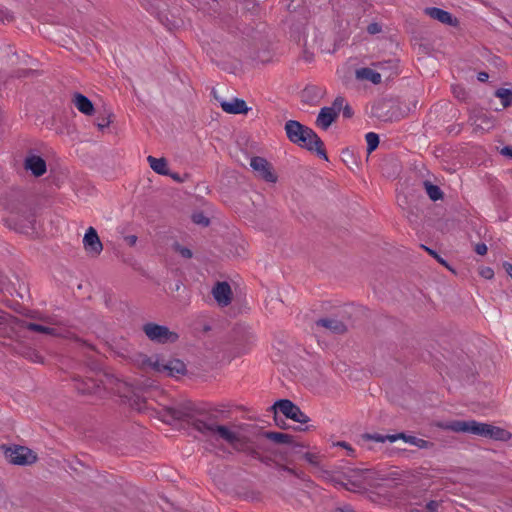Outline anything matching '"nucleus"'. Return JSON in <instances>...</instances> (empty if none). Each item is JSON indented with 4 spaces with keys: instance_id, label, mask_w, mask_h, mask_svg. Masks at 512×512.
<instances>
[{
    "instance_id": "nucleus-37",
    "label": "nucleus",
    "mask_w": 512,
    "mask_h": 512,
    "mask_svg": "<svg viewBox=\"0 0 512 512\" xmlns=\"http://www.w3.org/2000/svg\"><path fill=\"white\" fill-rule=\"evenodd\" d=\"M289 446V453L295 455L303 456V449L306 447L303 443H299L295 441V437L293 436V442L287 444Z\"/></svg>"
},
{
    "instance_id": "nucleus-31",
    "label": "nucleus",
    "mask_w": 512,
    "mask_h": 512,
    "mask_svg": "<svg viewBox=\"0 0 512 512\" xmlns=\"http://www.w3.org/2000/svg\"><path fill=\"white\" fill-rule=\"evenodd\" d=\"M139 357L141 359V366L143 368H150V369H152L155 372H159L160 371V367L157 368L155 366L156 362H161L162 361V357L160 355H156L155 359H153V357H149V356H147L145 354H140Z\"/></svg>"
},
{
    "instance_id": "nucleus-47",
    "label": "nucleus",
    "mask_w": 512,
    "mask_h": 512,
    "mask_svg": "<svg viewBox=\"0 0 512 512\" xmlns=\"http://www.w3.org/2000/svg\"><path fill=\"white\" fill-rule=\"evenodd\" d=\"M274 412V421H275V424L281 428V429H288L289 426L286 424L285 420L281 417L278 416V410L276 411H273Z\"/></svg>"
},
{
    "instance_id": "nucleus-49",
    "label": "nucleus",
    "mask_w": 512,
    "mask_h": 512,
    "mask_svg": "<svg viewBox=\"0 0 512 512\" xmlns=\"http://www.w3.org/2000/svg\"><path fill=\"white\" fill-rule=\"evenodd\" d=\"M487 245L485 243H477L474 247V251L478 255H485L487 253Z\"/></svg>"
},
{
    "instance_id": "nucleus-39",
    "label": "nucleus",
    "mask_w": 512,
    "mask_h": 512,
    "mask_svg": "<svg viewBox=\"0 0 512 512\" xmlns=\"http://www.w3.org/2000/svg\"><path fill=\"white\" fill-rule=\"evenodd\" d=\"M303 459H305L310 465L315 468H320L319 455L311 452L303 453Z\"/></svg>"
},
{
    "instance_id": "nucleus-2",
    "label": "nucleus",
    "mask_w": 512,
    "mask_h": 512,
    "mask_svg": "<svg viewBox=\"0 0 512 512\" xmlns=\"http://www.w3.org/2000/svg\"><path fill=\"white\" fill-rule=\"evenodd\" d=\"M3 207L10 215L5 219V224L17 232L32 234L36 231V217L29 202L26 192L23 190H11L1 200Z\"/></svg>"
},
{
    "instance_id": "nucleus-58",
    "label": "nucleus",
    "mask_w": 512,
    "mask_h": 512,
    "mask_svg": "<svg viewBox=\"0 0 512 512\" xmlns=\"http://www.w3.org/2000/svg\"><path fill=\"white\" fill-rule=\"evenodd\" d=\"M503 268L506 271V273L512 278V264L505 261L503 263Z\"/></svg>"
},
{
    "instance_id": "nucleus-1",
    "label": "nucleus",
    "mask_w": 512,
    "mask_h": 512,
    "mask_svg": "<svg viewBox=\"0 0 512 512\" xmlns=\"http://www.w3.org/2000/svg\"><path fill=\"white\" fill-rule=\"evenodd\" d=\"M163 417L170 420L185 421L193 429L206 438L224 440L237 451L251 458L257 456L258 451L265 450V445L258 437L250 438L231 431L227 426L218 423V416L193 403H185L177 407H164Z\"/></svg>"
},
{
    "instance_id": "nucleus-4",
    "label": "nucleus",
    "mask_w": 512,
    "mask_h": 512,
    "mask_svg": "<svg viewBox=\"0 0 512 512\" xmlns=\"http://www.w3.org/2000/svg\"><path fill=\"white\" fill-rule=\"evenodd\" d=\"M351 473L353 475H348L343 473V479L345 483L348 484V487L351 489L349 491H357L365 488V485H375L378 484L379 481L387 480L385 474L375 471L370 468H356L352 469Z\"/></svg>"
},
{
    "instance_id": "nucleus-34",
    "label": "nucleus",
    "mask_w": 512,
    "mask_h": 512,
    "mask_svg": "<svg viewBox=\"0 0 512 512\" xmlns=\"http://www.w3.org/2000/svg\"><path fill=\"white\" fill-rule=\"evenodd\" d=\"M367 142V153L371 154L375 151L380 143L379 135L374 132H369L365 136Z\"/></svg>"
},
{
    "instance_id": "nucleus-21",
    "label": "nucleus",
    "mask_w": 512,
    "mask_h": 512,
    "mask_svg": "<svg viewBox=\"0 0 512 512\" xmlns=\"http://www.w3.org/2000/svg\"><path fill=\"white\" fill-rule=\"evenodd\" d=\"M315 324L334 334H344L347 331V326L342 321L335 318H320L316 320Z\"/></svg>"
},
{
    "instance_id": "nucleus-42",
    "label": "nucleus",
    "mask_w": 512,
    "mask_h": 512,
    "mask_svg": "<svg viewBox=\"0 0 512 512\" xmlns=\"http://www.w3.org/2000/svg\"><path fill=\"white\" fill-rule=\"evenodd\" d=\"M111 116L112 114H109L107 117H98L97 127L99 130L103 131L105 128H107L111 123Z\"/></svg>"
},
{
    "instance_id": "nucleus-52",
    "label": "nucleus",
    "mask_w": 512,
    "mask_h": 512,
    "mask_svg": "<svg viewBox=\"0 0 512 512\" xmlns=\"http://www.w3.org/2000/svg\"><path fill=\"white\" fill-rule=\"evenodd\" d=\"M337 446L343 447L344 450L348 451V455L354 456L355 450L351 447V445L345 441H341L337 443Z\"/></svg>"
},
{
    "instance_id": "nucleus-62",
    "label": "nucleus",
    "mask_w": 512,
    "mask_h": 512,
    "mask_svg": "<svg viewBox=\"0 0 512 512\" xmlns=\"http://www.w3.org/2000/svg\"><path fill=\"white\" fill-rule=\"evenodd\" d=\"M387 64H389L392 68H394L397 71L398 68V60L392 59L387 61Z\"/></svg>"
},
{
    "instance_id": "nucleus-10",
    "label": "nucleus",
    "mask_w": 512,
    "mask_h": 512,
    "mask_svg": "<svg viewBox=\"0 0 512 512\" xmlns=\"http://www.w3.org/2000/svg\"><path fill=\"white\" fill-rule=\"evenodd\" d=\"M5 456L10 463L16 465H27L32 464L36 461V455L32 451L24 446H14L7 448Z\"/></svg>"
},
{
    "instance_id": "nucleus-50",
    "label": "nucleus",
    "mask_w": 512,
    "mask_h": 512,
    "mask_svg": "<svg viewBox=\"0 0 512 512\" xmlns=\"http://www.w3.org/2000/svg\"><path fill=\"white\" fill-rule=\"evenodd\" d=\"M341 111L343 113V117L347 118V119L353 117V115H354V111H353L352 107L347 103L345 104V106L343 107V109Z\"/></svg>"
},
{
    "instance_id": "nucleus-19",
    "label": "nucleus",
    "mask_w": 512,
    "mask_h": 512,
    "mask_svg": "<svg viewBox=\"0 0 512 512\" xmlns=\"http://www.w3.org/2000/svg\"><path fill=\"white\" fill-rule=\"evenodd\" d=\"M337 118L338 115L335 113L334 109L325 106L320 109L315 124L322 130H327Z\"/></svg>"
},
{
    "instance_id": "nucleus-13",
    "label": "nucleus",
    "mask_w": 512,
    "mask_h": 512,
    "mask_svg": "<svg viewBox=\"0 0 512 512\" xmlns=\"http://www.w3.org/2000/svg\"><path fill=\"white\" fill-rule=\"evenodd\" d=\"M468 123L473 127L475 132L488 131L493 127L492 117L483 109H473L470 111Z\"/></svg>"
},
{
    "instance_id": "nucleus-32",
    "label": "nucleus",
    "mask_w": 512,
    "mask_h": 512,
    "mask_svg": "<svg viewBox=\"0 0 512 512\" xmlns=\"http://www.w3.org/2000/svg\"><path fill=\"white\" fill-rule=\"evenodd\" d=\"M425 493L421 490L417 491H409L408 493V501L410 506H423V503L426 502Z\"/></svg>"
},
{
    "instance_id": "nucleus-30",
    "label": "nucleus",
    "mask_w": 512,
    "mask_h": 512,
    "mask_svg": "<svg viewBox=\"0 0 512 512\" xmlns=\"http://www.w3.org/2000/svg\"><path fill=\"white\" fill-rule=\"evenodd\" d=\"M495 96L501 100L503 107L507 108L512 105V89L498 88L495 91Z\"/></svg>"
},
{
    "instance_id": "nucleus-41",
    "label": "nucleus",
    "mask_w": 512,
    "mask_h": 512,
    "mask_svg": "<svg viewBox=\"0 0 512 512\" xmlns=\"http://www.w3.org/2000/svg\"><path fill=\"white\" fill-rule=\"evenodd\" d=\"M344 106H345V98L342 96H337L334 99L332 106H330V108L334 109L335 113L339 116V113L341 112V110L343 109Z\"/></svg>"
},
{
    "instance_id": "nucleus-8",
    "label": "nucleus",
    "mask_w": 512,
    "mask_h": 512,
    "mask_svg": "<svg viewBox=\"0 0 512 512\" xmlns=\"http://www.w3.org/2000/svg\"><path fill=\"white\" fill-rule=\"evenodd\" d=\"M374 115L384 122L399 121L406 116L401 107L393 101H382L373 107Z\"/></svg>"
},
{
    "instance_id": "nucleus-54",
    "label": "nucleus",
    "mask_w": 512,
    "mask_h": 512,
    "mask_svg": "<svg viewBox=\"0 0 512 512\" xmlns=\"http://www.w3.org/2000/svg\"><path fill=\"white\" fill-rule=\"evenodd\" d=\"M462 129H463V124H455V125L448 127V132L450 134L453 133V134L457 135L462 131Z\"/></svg>"
},
{
    "instance_id": "nucleus-63",
    "label": "nucleus",
    "mask_w": 512,
    "mask_h": 512,
    "mask_svg": "<svg viewBox=\"0 0 512 512\" xmlns=\"http://www.w3.org/2000/svg\"><path fill=\"white\" fill-rule=\"evenodd\" d=\"M417 438L418 437L408 435L407 443L415 446Z\"/></svg>"
},
{
    "instance_id": "nucleus-6",
    "label": "nucleus",
    "mask_w": 512,
    "mask_h": 512,
    "mask_svg": "<svg viewBox=\"0 0 512 512\" xmlns=\"http://www.w3.org/2000/svg\"><path fill=\"white\" fill-rule=\"evenodd\" d=\"M142 331L145 336L155 344H174L179 340L177 332L170 330L166 325L155 322L144 323L142 325Z\"/></svg>"
},
{
    "instance_id": "nucleus-59",
    "label": "nucleus",
    "mask_w": 512,
    "mask_h": 512,
    "mask_svg": "<svg viewBox=\"0 0 512 512\" xmlns=\"http://www.w3.org/2000/svg\"><path fill=\"white\" fill-rule=\"evenodd\" d=\"M421 247L426 250L431 256H433L434 258H439V255L437 254V252L425 245H421Z\"/></svg>"
},
{
    "instance_id": "nucleus-45",
    "label": "nucleus",
    "mask_w": 512,
    "mask_h": 512,
    "mask_svg": "<svg viewBox=\"0 0 512 512\" xmlns=\"http://www.w3.org/2000/svg\"><path fill=\"white\" fill-rule=\"evenodd\" d=\"M366 30L369 34L375 35L382 31V26H381V24H379L377 22H372L367 26Z\"/></svg>"
},
{
    "instance_id": "nucleus-44",
    "label": "nucleus",
    "mask_w": 512,
    "mask_h": 512,
    "mask_svg": "<svg viewBox=\"0 0 512 512\" xmlns=\"http://www.w3.org/2000/svg\"><path fill=\"white\" fill-rule=\"evenodd\" d=\"M303 93L309 98H315L319 95V88L317 86H307Z\"/></svg>"
},
{
    "instance_id": "nucleus-11",
    "label": "nucleus",
    "mask_w": 512,
    "mask_h": 512,
    "mask_svg": "<svg viewBox=\"0 0 512 512\" xmlns=\"http://www.w3.org/2000/svg\"><path fill=\"white\" fill-rule=\"evenodd\" d=\"M155 366L157 368L160 367V371L158 373L168 377H179L187 373L186 364L177 358H172L169 360L162 358V361L156 362Z\"/></svg>"
},
{
    "instance_id": "nucleus-64",
    "label": "nucleus",
    "mask_w": 512,
    "mask_h": 512,
    "mask_svg": "<svg viewBox=\"0 0 512 512\" xmlns=\"http://www.w3.org/2000/svg\"><path fill=\"white\" fill-rule=\"evenodd\" d=\"M436 259H437V261H438L439 263H441V264H443V265H447L446 261H445L443 258H441L440 256H439V258H436Z\"/></svg>"
},
{
    "instance_id": "nucleus-51",
    "label": "nucleus",
    "mask_w": 512,
    "mask_h": 512,
    "mask_svg": "<svg viewBox=\"0 0 512 512\" xmlns=\"http://www.w3.org/2000/svg\"><path fill=\"white\" fill-rule=\"evenodd\" d=\"M253 459H256L258 461H260L261 463L265 464V465H270L272 459L271 457L269 456H263L260 451L257 452V456H255Z\"/></svg>"
},
{
    "instance_id": "nucleus-23",
    "label": "nucleus",
    "mask_w": 512,
    "mask_h": 512,
    "mask_svg": "<svg viewBox=\"0 0 512 512\" xmlns=\"http://www.w3.org/2000/svg\"><path fill=\"white\" fill-rule=\"evenodd\" d=\"M511 436V433L503 428L491 424H486V427H484L483 437L493 440L507 441Z\"/></svg>"
},
{
    "instance_id": "nucleus-26",
    "label": "nucleus",
    "mask_w": 512,
    "mask_h": 512,
    "mask_svg": "<svg viewBox=\"0 0 512 512\" xmlns=\"http://www.w3.org/2000/svg\"><path fill=\"white\" fill-rule=\"evenodd\" d=\"M147 161L151 169L157 174L164 176L169 174L168 163L165 158H156L153 156H148Z\"/></svg>"
},
{
    "instance_id": "nucleus-9",
    "label": "nucleus",
    "mask_w": 512,
    "mask_h": 512,
    "mask_svg": "<svg viewBox=\"0 0 512 512\" xmlns=\"http://www.w3.org/2000/svg\"><path fill=\"white\" fill-rule=\"evenodd\" d=\"M486 423L475 420H453L445 425V428L456 433H467L482 436Z\"/></svg>"
},
{
    "instance_id": "nucleus-28",
    "label": "nucleus",
    "mask_w": 512,
    "mask_h": 512,
    "mask_svg": "<svg viewBox=\"0 0 512 512\" xmlns=\"http://www.w3.org/2000/svg\"><path fill=\"white\" fill-rule=\"evenodd\" d=\"M18 324L21 328L27 329L36 333L54 335L55 329L51 327H47L41 324L27 322L25 320H19Z\"/></svg>"
},
{
    "instance_id": "nucleus-38",
    "label": "nucleus",
    "mask_w": 512,
    "mask_h": 512,
    "mask_svg": "<svg viewBox=\"0 0 512 512\" xmlns=\"http://www.w3.org/2000/svg\"><path fill=\"white\" fill-rule=\"evenodd\" d=\"M173 249L185 259H190L193 257V252L191 249L184 247L177 242L173 245Z\"/></svg>"
},
{
    "instance_id": "nucleus-46",
    "label": "nucleus",
    "mask_w": 512,
    "mask_h": 512,
    "mask_svg": "<svg viewBox=\"0 0 512 512\" xmlns=\"http://www.w3.org/2000/svg\"><path fill=\"white\" fill-rule=\"evenodd\" d=\"M415 446L418 447L419 449H429L434 446V443L428 440H424L422 438H417Z\"/></svg>"
},
{
    "instance_id": "nucleus-22",
    "label": "nucleus",
    "mask_w": 512,
    "mask_h": 512,
    "mask_svg": "<svg viewBox=\"0 0 512 512\" xmlns=\"http://www.w3.org/2000/svg\"><path fill=\"white\" fill-rule=\"evenodd\" d=\"M220 105L223 111L229 114H246L249 110L246 102L239 98H233L230 102L222 101Z\"/></svg>"
},
{
    "instance_id": "nucleus-18",
    "label": "nucleus",
    "mask_w": 512,
    "mask_h": 512,
    "mask_svg": "<svg viewBox=\"0 0 512 512\" xmlns=\"http://www.w3.org/2000/svg\"><path fill=\"white\" fill-rule=\"evenodd\" d=\"M24 167L26 170L31 171L35 177H40L47 171L46 161L38 155L26 157Z\"/></svg>"
},
{
    "instance_id": "nucleus-15",
    "label": "nucleus",
    "mask_w": 512,
    "mask_h": 512,
    "mask_svg": "<svg viewBox=\"0 0 512 512\" xmlns=\"http://www.w3.org/2000/svg\"><path fill=\"white\" fill-rule=\"evenodd\" d=\"M407 439H408V434H406L405 432H399L396 434H387V435H383L380 433H364L361 435V442H362L363 446H365L366 443H368L370 441H375V442H380V443L389 441V442L393 443L397 440H403L404 442L407 443Z\"/></svg>"
},
{
    "instance_id": "nucleus-20",
    "label": "nucleus",
    "mask_w": 512,
    "mask_h": 512,
    "mask_svg": "<svg viewBox=\"0 0 512 512\" xmlns=\"http://www.w3.org/2000/svg\"><path fill=\"white\" fill-rule=\"evenodd\" d=\"M73 104L78 109L79 112L83 113L84 115L91 116L95 112L94 104L93 102L82 93L76 92L73 95L72 99Z\"/></svg>"
},
{
    "instance_id": "nucleus-25",
    "label": "nucleus",
    "mask_w": 512,
    "mask_h": 512,
    "mask_svg": "<svg viewBox=\"0 0 512 512\" xmlns=\"http://www.w3.org/2000/svg\"><path fill=\"white\" fill-rule=\"evenodd\" d=\"M261 436L276 444H288L293 442V435L282 432L263 431Z\"/></svg>"
},
{
    "instance_id": "nucleus-29",
    "label": "nucleus",
    "mask_w": 512,
    "mask_h": 512,
    "mask_svg": "<svg viewBox=\"0 0 512 512\" xmlns=\"http://www.w3.org/2000/svg\"><path fill=\"white\" fill-rule=\"evenodd\" d=\"M423 187L426 194L432 201L435 202L443 199L444 193L438 185L433 184L429 180H425L423 181Z\"/></svg>"
},
{
    "instance_id": "nucleus-57",
    "label": "nucleus",
    "mask_w": 512,
    "mask_h": 512,
    "mask_svg": "<svg viewBox=\"0 0 512 512\" xmlns=\"http://www.w3.org/2000/svg\"><path fill=\"white\" fill-rule=\"evenodd\" d=\"M336 512H355V510L350 505H345L343 507L336 508Z\"/></svg>"
},
{
    "instance_id": "nucleus-12",
    "label": "nucleus",
    "mask_w": 512,
    "mask_h": 512,
    "mask_svg": "<svg viewBox=\"0 0 512 512\" xmlns=\"http://www.w3.org/2000/svg\"><path fill=\"white\" fill-rule=\"evenodd\" d=\"M250 166L258 177L266 182L275 183L277 175L274 173L272 165L263 157L254 156L251 158Z\"/></svg>"
},
{
    "instance_id": "nucleus-17",
    "label": "nucleus",
    "mask_w": 512,
    "mask_h": 512,
    "mask_svg": "<svg viewBox=\"0 0 512 512\" xmlns=\"http://www.w3.org/2000/svg\"><path fill=\"white\" fill-rule=\"evenodd\" d=\"M425 13L432 19L438 20L439 22L449 25L457 26L459 21L450 12L437 7H428L425 9Z\"/></svg>"
},
{
    "instance_id": "nucleus-7",
    "label": "nucleus",
    "mask_w": 512,
    "mask_h": 512,
    "mask_svg": "<svg viewBox=\"0 0 512 512\" xmlns=\"http://www.w3.org/2000/svg\"><path fill=\"white\" fill-rule=\"evenodd\" d=\"M272 411H280L286 418L291 419L300 424H306L310 418L289 399L277 400L271 407Z\"/></svg>"
},
{
    "instance_id": "nucleus-43",
    "label": "nucleus",
    "mask_w": 512,
    "mask_h": 512,
    "mask_svg": "<svg viewBox=\"0 0 512 512\" xmlns=\"http://www.w3.org/2000/svg\"><path fill=\"white\" fill-rule=\"evenodd\" d=\"M14 16L11 11L6 8H0V21L1 22H11L13 21Z\"/></svg>"
},
{
    "instance_id": "nucleus-16",
    "label": "nucleus",
    "mask_w": 512,
    "mask_h": 512,
    "mask_svg": "<svg viewBox=\"0 0 512 512\" xmlns=\"http://www.w3.org/2000/svg\"><path fill=\"white\" fill-rule=\"evenodd\" d=\"M83 244L87 252L93 255H99L103 250V245L93 227H89L83 238Z\"/></svg>"
},
{
    "instance_id": "nucleus-53",
    "label": "nucleus",
    "mask_w": 512,
    "mask_h": 512,
    "mask_svg": "<svg viewBox=\"0 0 512 512\" xmlns=\"http://www.w3.org/2000/svg\"><path fill=\"white\" fill-rule=\"evenodd\" d=\"M453 92H454V95H455L458 99H460V100H465V99H466V92H465V90H464V89H462V88H459V89H458V88L454 87V88H453Z\"/></svg>"
},
{
    "instance_id": "nucleus-33",
    "label": "nucleus",
    "mask_w": 512,
    "mask_h": 512,
    "mask_svg": "<svg viewBox=\"0 0 512 512\" xmlns=\"http://www.w3.org/2000/svg\"><path fill=\"white\" fill-rule=\"evenodd\" d=\"M442 501L426 500L421 506V509H410V512H438Z\"/></svg>"
},
{
    "instance_id": "nucleus-61",
    "label": "nucleus",
    "mask_w": 512,
    "mask_h": 512,
    "mask_svg": "<svg viewBox=\"0 0 512 512\" xmlns=\"http://www.w3.org/2000/svg\"><path fill=\"white\" fill-rule=\"evenodd\" d=\"M488 77H489V76H488V73H486V72H480V73L478 74V80H479V81H482V82H483V81H486V80L488 79Z\"/></svg>"
},
{
    "instance_id": "nucleus-24",
    "label": "nucleus",
    "mask_w": 512,
    "mask_h": 512,
    "mask_svg": "<svg viewBox=\"0 0 512 512\" xmlns=\"http://www.w3.org/2000/svg\"><path fill=\"white\" fill-rule=\"evenodd\" d=\"M355 74L358 80L369 81L373 84L381 83V74L371 68H359L356 70Z\"/></svg>"
},
{
    "instance_id": "nucleus-40",
    "label": "nucleus",
    "mask_w": 512,
    "mask_h": 512,
    "mask_svg": "<svg viewBox=\"0 0 512 512\" xmlns=\"http://www.w3.org/2000/svg\"><path fill=\"white\" fill-rule=\"evenodd\" d=\"M36 73L37 71L33 69H17L11 76L14 78H28Z\"/></svg>"
},
{
    "instance_id": "nucleus-60",
    "label": "nucleus",
    "mask_w": 512,
    "mask_h": 512,
    "mask_svg": "<svg viewBox=\"0 0 512 512\" xmlns=\"http://www.w3.org/2000/svg\"><path fill=\"white\" fill-rule=\"evenodd\" d=\"M167 176H170L172 179H174L177 182L183 181L178 173H172L170 170H169V174Z\"/></svg>"
},
{
    "instance_id": "nucleus-56",
    "label": "nucleus",
    "mask_w": 512,
    "mask_h": 512,
    "mask_svg": "<svg viewBox=\"0 0 512 512\" xmlns=\"http://www.w3.org/2000/svg\"><path fill=\"white\" fill-rule=\"evenodd\" d=\"M125 241L129 246H134L137 242V236L136 235H128L125 237Z\"/></svg>"
},
{
    "instance_id": "nucleus-35",
    "label": "nucleus",
    "mask_w": 512,
    "mask_h": 512,
    "mask_svg": "<svg viewBox=\"0 0 512 512\" xmlns=\"http://www.w3.org/2000/svg\"><path fill=\"white\" fill-rule=\"evenodd\" d=\"M278 468L283 470V471H286L292 475H294L295 477H297L298 479L302 480V481H310V479L308 478V476L306 475L305 472L301 471V470H296L294 468H291L289 466H286V465H278Z\"/></svg>"
},
{
    "instance_id": "nucleus-55",
    "label": "nucleus",
    "mask_w": 512,
    "mask_h": 512,
    "mask_svg": "<svg viewBox=\"0 0 512 512\" xmlns=\"http://www.w3.org/2000/svg\"><path fill=\"white\" fill-rule=\"evenodd\" d=\"M501 154L512 159V146H504L501 149Z\"/></svg>"
},
{
    "instance_id": "nucleus-3",
    "label": "nucleus",
    "mask_w": 512,
    "mask_h": 512,
    "mask_svg": "<svg viewBox=\"0 0 512 512\" xmlns=\"http://www.w3.org/2000/svg\"><path fill=\"white\" fill-rule=\"evenodd\" d=\"M284 130L291 143L315 153L320 159L328 161L324 142L312 128L297 120H288L285 123Z\"/></svg>"
},
{
    "instance_id": "nucleus-27",
    "label": "nucleus",
    "mask_w": 512,
    "mask_h": 512,
    "mask_svg": "<svg viewBox=\"0 0 512 512\" xmlns=\"http://www.w3.org/2000/svg\"><path fill=\"white\" fill-rule=\"evenodd\" d=\"M321 473H322V477L326 481H328L329 483L334 485L335 487L343 488L345 490H350L351 489L350 487H348V484L345 483V481L343 479V474L342 475H337V474H335L332 471L323 470V469H321Z\"/></svg>"
},
{
    "instance_id": "nucleus-48",
    "label": "nucleus",
    "mask_w": 512,
    "mask_h": 512,
    "mask_svg": "<svg viewBox=\"0 0 512 512\" xmlns=\"http://www.w3.org/2000/svg\"><path fill=\"white\" fill-rule=\"evenodd\" d=\"M480 275L485 279H491L494 276V271L490 267H483L480 271Z\"/></svg>"
},
{
    "instance_id": "nucleus-14",
    "label": "nucleus",
    "mask_w": 512,
    "mask_h": 512,
    "mask_svg": "<svg viewBox=\"0 0 512 512\" xmlns=\"http://www.w3.org/2000/svg\"><path fill=\"white\" fill-rule=\"evenodd\" d=\"M212 295L219 306H228L232 301V290L228 282H217L212 289Z\"/></svg>"
},
{
    "instance_id": "nucleus-5",
    "label": "nucleus",
    "mask_w": 512,
    "mask_h": 512,
    "mask_svg": "<svg viewBox=\"0 0 512 512\" xmlns=\"http://www.w3.org/2000/svg\"><path fill=\"white\" fill-rule=\"evenodd\" d=\"M74 387L78 393L83 395L96 394L103 387L105 390L113 389L114 383L119 382L113 375L106 373H97V378L86 377L82 379L80 377H74Z\"/></svg>"
},
{
    "instance_id": "nucleus-36",
    "label": "nucleus",
    "mask_w": 512,
    "mask_h": 512,
    "mask_svg": "<svg viewBox=\"0 0 512 512\" xmlns=\"http://www.w3.org/2000/svg\"><path fill=\"white\" fill-rule=\"evenodd\" d=\"M191 218L193 223L203 227H207L210 224V219L201 211L193 213Z\"/></svg>"
}]
</instances>
